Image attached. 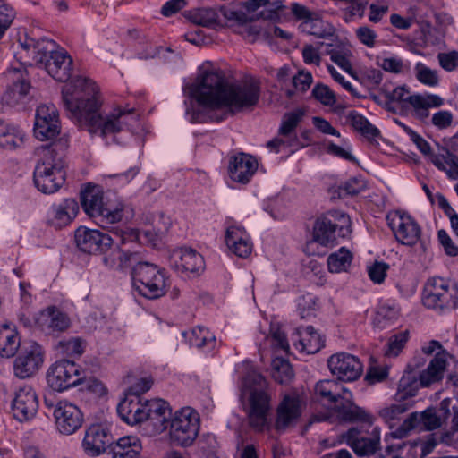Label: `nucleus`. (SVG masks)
I'll return each instance as SVG.
<instances>
[{
  "label": "nucleus",
  "mask_w": 458,
  "mask_h": 458,
  "mask_svg": "<svg viewBox=\"0 0 458 458\" xmlns=\"http://www.w3.org/2000/svg\"><path fill=\"white\" fill-rule=\"evenodd\" d=\"M199 106L186 116L191 123L223 121L228 114L255 106L259 98V88L254 82L229 83L219 70H207L201 73L191 89Z\"/></svg>",
  "instance_id": "1"
},
{
  "label": "nucleus",
  "mask_w": 458,
  "mask_h": 458,
  "mask_svg": "<svg viewBox=\"0 0 458 458\" xmlns=\"http://www.w3.org/2000/svg\"><path fill=\"white\" fill-rule=\"evenodd\" d=\"M346 121L352 125L353 130L368 139H374L380 134L377 127L372 125L366 117L355 110L347 113Z\"/></svg>",
  "instance_id": "40"
},
{
  "label": "nucleus",
  "mask_w": 458,
  "mask_h": 458,
  "mask_svg": "<svg viewBox=\"0 0 458 458\" xmlns=\"http://www.w3.org/2000/svg\"><path fill=\"white\" fill-rule=\"evenodd\" d=\"M439 65L446 72H453L458 68V52L451 51L437 55Z\"/></svg>",
  "instance_id": "59"
},
{
  "label": "nucleus",
  "mask_w": 458,
  "mask_h": 458,
  "mask_svg": "<svg viewBox=\"0 0 458 458\" xmlns=\"http://www.w3.org/2000/svg\"><path fill=\"white\" fill-rule=\"evenodd\" d=\"M187 19L192 23L211 28L219 22L218 12L211 7H202L191 10L186 14Z\"/></svg>",
  "instance_id": "39"
},
{
  "label": "nucleus",
  "mask_w": 458,
  "mask_h": 458,
  "mask_svg": "<svg viewBox=\"0 0 458 458\" xmlns=\"http://www.w3.org/2000/svg\"><path fill=\"white\" fill-rule=\"evenodd\" d=\"M38 396L31 386L23 385L15 390L11 405L15 420L20 422L32 420L38 413Z\"/></svg>",
  "instance_id": "15"
},
{
  "label": "nucleus",
  "mask_w": 458,
  "mask_h": 458,
  "mask_svg": "<svg viewBox=\"0 0 458 458\" xmlns=\"http://www.w3.org/2000/svg\"><path fill=\"white\" fill-rule=\"evenodd\" d=\"M404 380L402 379L399 385V390L396 394L395 403L385 406L379 410V417L392 428L395 421L400 420L402 415L411 408V404L405 401L407 396H413V393H407L400 389L404 385Z\"/></svg>",
  "instance_id": "34"
},
{
  "label": "nucleus",
  "mask_w": 458,
  "mask_h": 458,
  "mask_svg": "<svg viewBox=\"0 0 458 458\" xmlns=\"http://www.w3.org/2000/svg\"><path fill=\"white\" fill-rule=\"evenodd\" d=\"M220 13L225 19L227 25L239 26L248 21V15L242 10H236L231 7H222Z\"/></svg>",
  "instance_id": "52"
},
{
  "label": "nucleus",
  "mask_w": 458,
  "mask_h": 458,
  "mask_svg": "<svg viewBox=\"0 0 458 458\" xmlns=\"http://www.w3.org/2000/svg\"><path fill=\"white\" fill-rule=\"evenodd\" d=\"M68 140L60 139L39 151V160L34 170V183L45 194L56 192L64 183L65 153Z\"/></svg>",
  "instance_id": "4"
},
{
  "label": "nucleus",
  "mask_w": 458,
  "mask_h": 458,
  "mask_svg": "<svg viewBox=\"0 0 458 458\" xmlns=\"http://www.w3.org/2000/svg\"><path fill=\"white\" fill-rule=\"evenodd\" d=\"M146 428L149 429L151 434L157 435L168 428L170 420L172 419V410L169 404L162 399L147 401Z\"/></svg>",
  "instance_id": "21"
},
{
  "label": "nucleus",
  "mask_w": 458,
  "mask_h": 458,
  "mask_svg": "<svg viewBox=\"0 0 458 458\" xmlns=\"http://www.w3.org/2000/svg\"><path fill=\"white\" fill-rule=\"evenodd\" d=\"M271 375L280 384L289 383L294 376L290 362L280 357H275L271 363Z\"/></svg>",
  "instance_id": "42"
},
{
  "label": "nucleus",
  "mask_w": 458,
  "mask_h": 458,
  "mask_svg": "<svg viewBox=\"0 0 458 458\" xmlns=\"http://www.w3.org/2000/svg\"><path fill=\"white\" fill-rule=\"evenodd\" d=\"M440 406V411H443L444 413V420L441 419L440 415L436 413L434 409L428 408L420 412L421 415L422 430H433L441 427L449 411L446 400L441 402Z\"/></svg>",
  "instance_id": "43"
},
{
  "label": "nucleus",
  "mask_w": 458,
  "mask_h": 458,
  "mask_svg": "<svg viewBox=\"0 0 458 458\" xmlns=\"http://www.w3.org/2000/svg\"><path fill=\"white\" fill-rule=\"evenodd\" d=\"M34 60L58 81H67L71 77L72 58L65 51L56 50V44L50 39H41L33 44Z\"/></svg>",
  "instance_id": "6"
},
{
  "label": "nucleus",
  "mask_w": 458,
  "mask_h": 458,
  "mask_svg": "<svg viewBox=\"0 0 458 458\" xmlns=\"http://www.w3.org/2000/svg\"><path fill=\"white\" fill-rule=\"evenodd\" d=\"M237 32L242 35L244 38L250 42L256 41L261 35H264L265 33L259 25L250 22L249 18L248 21H245L239 26Z\"/></svg>",
  "instance_id": "56"
},
{
  "label": "nucleus",
  "mask_w": 458,
  "mask_h": 458,
  "mask_svg": "<svg viewBox=\"0 0 458 458\" xmlns=\"http://www.w3.org/2000/svg\"><path fill=\"white\" fill-rule=\"evenodd\" d=\"M76 246L85 253L96 254L105 250L114 242L108 235L98 230L80 226L74 233Z\"/></svg>",
  "instance_id": "22"
},
{
  "label": "nucleus",
  "mask_w": 458,
  "mask_h": 458,
  "mask_svg": "<svg viewBox=\"0 0 458 458\" xmlns=\"http://www.w3.org/2000/svg\"><path fill=\"white\" fill-rule=\"evenodd\" d=\"M422 301L427 308L438 311L455 309L458 306L456 290L451 286V281L438 276L428 280Z\"/></svg>",
  "instance_id": "11"
},
{
  "label": "nucleus",
  "mask_w": 458,
  "mask_h": 458,
  "mask_svg": "<svg viewBox=\"0 0 458 458\" xmlns=\"http://www.w3.org/2000/svg\"><path fill=\"white\" fill-rule=\"evenodd\" d=\"M352 254L345 247L340 248L327 258V267L332 273L346 271L351 266Z\"/></svg>",
  "instance_id": "41"
},
{
  "label": "nucleus",
  "mask_w": 458,
  "mask_h": 458,
  "mask_svg": "<svg viewBox=\"0 0 458 458\" xmlns=\"http://www.w3.org/2000/svg\"><path fill=\"white\" fill-rule=\"evenodd\" d=\"M303 116V109L297 108L292 112L285 113L282 118L278 129V136L286 139L289 148L298 149L304 147V144L299 141L295 131Z\"/></svg>",
  "instance_id": "31"
},
{
  "label": "nucleus",
  "mask_w": 458,
  "mask_h": 458,
  "mask_svg": "<svg viewBox=\"0 0 458 458\" xmlns=\"http://www.w3.org/2000/svg\"><path fill=\"white\" fill-rule=\"evenodd\" d=\"M385 97L387 103L398 104L403 107L406 104L411 105V98H413V95L410 94L405 86H399L392 91H386Z\"/></svg>",
  "instance_id": "49"
},
{
  "label": "nucleus",
  "mask_w": 458,
  "mask_h": 458,
  "mask_svg": "<svg viewBox=\"0 0 458 458\" xmlns=\"http://www.w3.org/2000/svg\"><path fill=\"white\" fill-rule=\"evenodd\" d=\"M82 374L80 366L75 362L61 360L48 369L47 380L53 390L62 392L81 384L83 379Z\"/></svg>",
  "instance_id": "12"
},
{
  "label": "nucleus",
  "mask_w": 458,
  "mask_h": 458,
  "mask_svg": "<svg viewBox=\"0 0 458 458\" xmlns=\"http://www.w3.org/2000/svg\"><path fill=\"white\" fill-rule=\"evenodd\" d=\"M81 203L84 212L99 224H114L123 217V205L106 199L99 186L87 185L81 192Z\"/></svg>",
  "instance_id": "7"
},
{
  "label": "nucleus",
  "mask_w": 458,
  "mask_h": 458,
  "mask_svg": "<svg viewBox=\"0 0 458 458\" xmlns=\"http://www.w3.org/2000/svg\"><path fill=\"white\" fill-rule=\"evenodd\" d=\"M112 440L108 427L103 424L89 426L84 435L82 447L91 456H98L104 453Z\"/></svg>",
  "instance_id": "25"
},
{
  "label": "nucleus",
  "mask_w": 458,
  "mask_h": 458,
  "mask_svg": "<svg viewBox=\"0 0 458 458\" xmlns=\"http://www.w3.org/2000/svg\"><path fill=\"white\" fill-rule=\"evenodd\" d=\"M312 95L318 101L327 106H332L336 102L334 91L325 84H317L312 89Z\"/></svg>",
  "instance_id": "51"
},
{
  "label": "nucleus",
  "mask_w": 458,
  "mask_h": 458,
  "mask_svg": "<svg viewBox=\"0 0 458 458\" xmlns=\"http://www.w3.org/2000/svg\"><path fill=\"white\" fill-rule=\"evenodd\" d=\"M112 458H139L142 450L140 438L136 436H125L110 445Z\"/></svg>",
  "instance_id": "36"
},
{
  "label": "nucleus",
  "mask_w": 458,
  "mask_h": 458,
  "mask_svg": "<svg viewBox=\"0 0 458 458\" xmlns=\"http://www.w3.org/2000/svg\"><path fill=\"white\" fill-rule=\"evenodd\" d=\"M271 340L275 351H282L284 353L289 352L290 345L286 339L285 334L282 330H274L271 334Z\"/></svg>",
  "instance_id": "64"
},
{
  "label": "nucleus",
  "mask_w": 458,
  "mask_h": 458,
  "mask_svg": "<svg viewBox=\"0 0 458 458\" xmlns=\"http://www.w3.org/2000/svg\"><path fill=\"white\" fill-rule=\"evenodd\" d=\"M59 114L55 105L38 106L35 115L34 134L39 140L53 139L60 133Z\"/></svg>",
  "instance_id": "17"
},
{
  "label": "nucleus",
  "mask_w": 458,
  "mask_h": 458,
  "mask_svg": "<svg viewBox=\"0 0 458 458\" xmlns=\"http://www.w3.org/2000/svg\"><path fill=\"white\" fill-rule=\"evenodd\" d=\"M318 219L313 228V237L322 248H331L337 244L338 238H345L351 233V219L342 211L334 210Z\"/></svg>",
  "instance_id": "10"
},
{
  "label": "nucleus",
  "mask_w": 458,
  "mask_h": 458,
  "mask_svg": "<svg viewBox=\"0 0 458 458\" xmlns=\"http://www.w3.org/2000/svg\"><path fill=\"white\" fill-rule=\"evenodd\" d=\"M147 401L142 403L137 394H127L117 406L121 419L130 425L141 423L146 420Z\"/></svg>",
  "instance_id": "28"
},
{
  "label": "nucleus",
  "mask_w": 458,
  "mask_h": 458,
  "mask_svg": "<svg viewBox=\"0 0 458 458\" xmlns=\"http://www.w3.org/2000/svg\"><path fill=\"white\" fill-rule=\"evenodd\" d=\"M315 393L323 402H327L334 407L340 420L348 422H362L372 426L373 415L356 405L352 401L351 391L337 380H320L315 386Z\"/></svg>",
  "instance_id": "5"
},
{
  "label": "nucleus",
  "mask_w": 458,
  "mask_h": 458,
  "mask_svg": "<svg viewBox=\"0 0 458 458\" xmlns=\"http://www.w3.org/2000/svg\"><path fill=\"white\" fill-rule=\"evenodd\" d=\"M379 66L386 72L391 73H403L410 70V64H406L398 56H389L382 59Z\"/></svg>",
  "instance_id": "50"
},
{
  "label": "nucleus",
  "mask_w": 458,
  "mask_h": 458,
  "mask_svg": "<svg viewBox=\"0 0 458 458\" xmlns=\"http://www.w3.org/2000/svg\"><path fill=\"white\" fill-rule=\"evenodd\" d=\"M327 55H330V59L332 62L336 64L339 67H341L345 72H351L352 69V65L350 62L351 52L350 50H328L327 52Z\"/></svg>",
  "instance_id": "57"
},
{
  "label": "nucleus",
  "mask_w": 458,
  "mask_h": 458,
  "mask_svg": "<svg viewBox=\"0 0 458 458\" xmlns=\"http://www.w3.org/2000/svg\"><path fill=\"white\" fill-rule=\"evenodd\" d=\"M387 269V264L384 262H375L368 267V274L374 283L380 284L384 281Z\"/></svg>",
  "instance_id": "63"
},
{
  "label": "nucleus",
  "mask_w": 458,
  "mask_h": 458,
  "mask_svg": "<svg viewBox=\"0 0 458 458\" xmlns=\"http://www.w3.org/2000/svg\"><path fill=\"white\" fill-rule=\"evenodd\" d=\"M367 188L366 182L358 177H353L346 181L340 186L341 192L346 195H357Z\"/></svg>",
  "instance_id": "58"
},
{
  "label": "nucleus",
  "mask_w": 458,
  "mask_h": 458,
  "mask_svg": "<svg viewBox=\"0 0 458 458\" xmlns=\"http://www.w3.org/2000/svg\"><path fill=\"white\" fill-rule=\"evenodd\" d=\"M241 368L245 370L241 382V392L242 394H249V423L255 430L263 431L268 426L271 411V396L267 390V380L250 362H243Z\"/></svg>",
  "instance_id": "3"
},
{
  "label": "nucleus",
  "mask_w": 458,
  "mask_h": 458,
  "mask_svg": "<svg viewBox=\"0 0 458 458\" xmlns=\"http://www.w3.org/2000/svg\"><path fill=\"white\" fill-rule=\"evenodd\" d=\"M15 16L16 13L10 4L0 2V38L10 28Z\"/></svg>",
  "instance_id": "53"
},
{
  "label": "nucleus",
  "mask_w": 458,
  "mask_h": 458,
  "mask_svg": "<svg viewBox=\"0 0 458 458\" xmlns=\"http://www.w3.org/2000/svg\"><path fill=\"white\" fill-rule=\"evenodd\" d=\"M355 34L360 42L368 47H374L377 34L375 30L368 26L359 27L355 30Z\"/></svg>",
  "instance_id": "60"
},
{
  "label": "nucleus",
  "mask_w": 458,
  "mask_h": 458,
  "mask_svg": "<svg viewBox=\"0 0 458 458\" xmlns=\"http://www.w3.org/2000/svg\"><path fill=\"white\" fill-rule=\"evenodd\" d=\"M415 78L423 85L437 87L439 84V76L436 70H432L425 64L418 62L414 66Z\"/></svg>",
  "instance_id": "45"
},
{
  "label": "nucleus",
  "mask_w": 458,
  "mask_h": 458,
  "mask_svg": "<svg viewBox=\"0 0 458 458\" xmlns=\"http://www.w3.org/2000/svg\"><path fill=\"white\" fill-rule=\"evenodd\" d=\"M170 266L178 273L199 276L205 267L203 257L191 248L174 250L169 257Z\"/></svg>",
  "instance_id": "20"
},
{
  "label": "nucleus",
  "mask_w": 458,
  "mask_h": 458,
  "mask_svg": "<svg viewBox=\"0 0 458 458\" xmlns=\"http://www.w3.org/2000/svg\"><path fill=\"white\" fill-rule=\"evenodd\" d=\"M453 119L454 117L450 111L441 110L433 114L431 123L437 129L444 130L451 126Z\"/></svg>",
  "instance_id": "62"
},
{
  "label": "nucleus",
  "mask_w": 458,
  "mask_h": 458,
  "mask_svg": "<svg viewBox=\"0 0 458 458\" xmlns=\"http://www.w3.org/2000/svg\"><path fill=\"white\" fill-rule=\"evenodd\" d=\"M35 326L46 335L57 336L71 327V319L55 306H49L36 315Z\"/></svg>",
  "instance_id": "19"
},
{
  "label": "nucleus",
  "mask_w": 458,
  "mask_h": 458,
  "mask_svg": "<svg viewBox=\"0 0 458 458\" xmlns=\"http://www.w3.org/2000/svg\"><path fill=\"white\" fill-rule=\"evenodd\" d=\"M258 165V161L254 157L239 153L230 158L229 176L234 182L246 184L256 173Z\"/></svg>",
  "instance_id": "26"
},
{
  "label": "nucleus",
  "mask_w": 458,
  "mask_h": 458,
  "mask_svg": "<svg viewBox=\"0 0 458 458\" xmlns=\"http://www.w3.org/2000/svg\"><path fill=\"white\" fill-rule=\"evenodd\" d=\"M300 398L295 394H286L276 410L275 427L277 430H284L293 426L301 416Z\"/></svg>",
  "instance_id": "27"
},
{
  "label": "nucleus",
  "mask_w": 458,
  "mask_h": 458,
  "mask_svg": "<svg viewBox=\"0 0 458 458\" xmlns=\"http://www.w3.org/2000/svg\"><path fill=\"white\" fill-rule=\"evenodd\" d=\"M114 234L116 238L119 239L120 244L122 245H125L130 242H136L141 238V236H145L149 241L155 240V235H153L150 232H139L138 230L135 229L123 230L115 228V230L114 231Z\"/></svg>",
  "instance_id": "48"
},
{
  "label": "nucleus",
  "mask_w": 458,
  "mask_h": 458,
  "mask_svg": "<svg viewBox=\"0 0 458 458\" xmlns=\"http://www.w3.org/2000/svg\"><path fill=\"white\" fill-rule=\"evenodd\" d=\"M62 96L64 106L72 118L91 134L99 132L104 138L125 130L135 121L132 109L116 108L102 117L98 87L89 78L79 76L66 83L62 89Z\"/></svg>",
  "instance_id": "2"
},
{
  "label": "nucleus",
  "mask_w": 458,
  "mask_h": 458,
  "mask_svg": "<svg viewBox=\"0 0 458 458\" xmlns=\"http://www.w3.org/2000/svg\"><path fill=\"white\" fill-rule=\"evenodd\" d=\"M403 128L423 155L429 156L431 154V147L428 141L410 127L403 125Z\"/></svg>",
  "instance_id": "61"
},
{
  "label": "nucleus",
  "mask_w": 458,
  "mask_h": 458,
  "mask_svg": "<svg viewBox=\"0 0 458 458\" xmlns=\"http://www.w3.org/2000/svg\"><path fill=\"white\" fill-rule=\"evenodd\" d=\"M5 74L10 85L4 93L2 100L4 104L13 106L22 101L29 93L30 85L25 69L12 68Z\"/></svg>",
  "instance_id": "23"
},
{
  "label": "nucleus",
  "mask_w": 458,
  "mask_h": 458,
  "mask_svg": "<svg viewBox=\"0 0 458 458\" xmlns=\"http://www.w3.org/2000/svg\"><path fill=\"white\" fill-rule=\"evenodd\" d=\"M327 366L330 372L340 381H354L363 371L360 359L347 352H338L330 356Z\"/></svg>",
  "instance_id": "18"
},
{
  "label": "nucleus",
  "mask_w": 458,
  "mask_h": 458,
  "mask_svg": "<svg viewBox=\"0 0 458 458\" xmlns=\"http://www.w3.org/2000/svg\"><path fill=\"white\" fill-rule=\"evenodd\" d=\"M25 137L26 135L21 130L10 125L7 133L1 139L0 147L7 149L21 148L24 143Z\"/></svg>",
  "instance_id": "46"
},
{
  "label": "nucleus",
  "mask_w": 458,
  "mask_h": 458,
  "mask_svg": "<svg viewBox=\"0 0 458 458\" xmlns=\"http://www.w3.org/2000/svg\"><path fill=\"white\" fill-rule=\"evenodd\" d=\"M380 428L375 426L366 434L358 428H352L343 435V438L357 455L370 456L380 449Z\"/></svg>",
  "instance_id": "14"
},
{
  "label": "nucleus",
  "mask_w": 458,
  "mask_h": 458,
  "mask_svg": "<svg viewBox=\"0 0 458 458\" xmlns=\"http://www.w3.org/2000/svg\"><path fill=\"white\" fill-rule=\"evenodd\" d=\"M444 103V98L436 94H413V98H411L415 116L421 121L428 117V108L440 107Z\"/></svg>",
  "instance_id": "37"
},
{
  "label": "nucleus",
  "mask_w": 458,
  "mask_h": 458,
  "mask_svg": "<svg viewBox=\"0 0 458 458\" xmlns=\"http://www.w3.org/2000/svg\"><path fill=\"white\" fill-rule=\"evenodd\" d=\"M301 30L307 34L316 36L319 38H326L332 35V28L315 14L307 21L300 25Z\"/></svg>",
  "instance_id": "44"
},
{
  "label": "nucleus",
  "mask_w": 458,
  "mask_h": 458,
  "mask_svg": "<svg viewBox=\"0 0 458 458\" xmlns=\"http://www.w3.org/2000/svg\"><path fill=\"white\" fill-rule=\"evenodd\" d=\"M200 418L191 407L182 408L174 412L168 426L170 442L181 447L193 445L199 436Z\"/></svg>",
  "instance_id": "8"
},
{
  "label": "nucleus",
  "mask_w": 458,
  "mask_h": 458,
  "mask_svg": "<svg viewBox=\"0 0 458 458\" xmlns=\"http://www.w3.org/2000/svg\"><path fill=\"white\" fill-rule=\"evenodd\" d=\"M133 286L148 299H157L166 293L167 283L164 270L149 262H138L132 269Z\"/></svg>",
  "instance_id": "9"
},
{
  "label": "nucleus",
  "mask_w": 458,
  "mask_h": 458,
  "mask_svg": "<svg viewBox=\"0 0 458 458\" xmlns=\"http://www.w3.org/2000/svg\"><path fill=\"white\" fill-rule=\"evenodd\" d=\"M20 344L17 331L6 324L2 325L0 327V355L6 358L13 356Z\"/></svg>",
  "instance_id": "38"
},
{
  "label": "nucleus",
  "mask_w": 458,
  "mask_h": 458,
  "mask_svg": "<svg viewBox=\"0 0 458 458\" xmlns=\"http://www.w3.org/2000/svg\"><path fill=\"white\" fill-rule=\"evenodd\" d=\"M397 317L398 311L394 308L388 305H381L377 310L374 323L380 327H384Z\"/></svg>",
  "instance_id": "55"
},
{
  "label": "nucleus",
  "mask_w": 458,
  "mask_h": 458,
  "mask_svg": "<svg viewBox=\"0 0 458 458\" xmlns=\"http://www.w3.org/2000/svg\"><path fill=\"white\" fill-rule=\"evenodd\" d=\"M78 212L77 201L74 199H65L50 207L47 212V223L55 228H63L71 224Z\"/></svg>",
  "instance_id": "29"
},
{
  "label": "nucleus",
  "mask_w": 458,
  "mask_h": 458,
  "mask_svg": "<svg viewBox=\"0 0 458 458\" xmlns=\"http://www.w3.org/2000/svg\"><path fill=\"white\" fill-rule=\"evenodd\" d=\"M389 225L396 240L402 244L412 246L420 239V226L410 215L405 213L395 215Z\"/></svg>",
  "instance_id": "24"
},
{
  "label": "nucleus",
  "mask_w": 458,
  "mask_h": 458,
  "mask_svg": "<svg viewBox=\"0 0 458 458\" xmlns=\"http://www.w3.org/2000/svg\"><path fill=\"white\" fill-rule=\"evenodd\" d=\"M100 252L103 253V264L114 270H122L131 266L132 261L139 259V253L137 251L122 249L119 244L113 246L112 243L110 247Z\"/></svg>",
  "instance_id": "30"
},
{
  "label": "nucleus",
  "mask_w": 458,
  "mask_h": 458,
  "mask_svg": "<svg viewBox=\"0 0 458 458\" xmlns=\"http://www.w3.org/2000/svg\"><path fill=\"white\" fill-rule=\"evenodd\" d=\"M295 336L293 345L301 352L314 354L324 346L323 337L311 326L297 328Z\"/></svg>",
  "instance_id": "33"
},
{
  "label": "nucleus",
  "mask_w": 458,
  "mask_h": 458,
  "mask_svg": "<svg viewBox=\"0 0 458 458\" xmlns=\"http://www.w3.org/2000/svg\"><path fill=\"white\" fill-rule=\"evenodd\" d=\"M225 243L236 256L248 257L252 250V243L246 231L239 226H230L225 233Z\"/></svg>",
  "instance_id": "35"
},
{
  "label": "nucleus",
  "mask_w": 458,
  "mask_h": 458,
  "mask_svg": "<svg viewBox=\"0 0 458 458\" xmlns=\"http://www.w3.org/2000/svg\"><path fill=\"white\" fill-rule=\"evenodd\" d=\"M55 349L62 354L68 356H80L84 351L83 343L80 337L60 340L55 345Z\"/></svg>",
  "instance_id": "47"
},
{
  "label": "nucleus",
  "mask_w": 458,
  "mask_h": 458,
  "mask_svg": "<svg viewBox=\"0 0 458 458\" xmlns=\"http://www.w3.org/2000/svg\"><path fill=\"white\" fill-rule=\"evenodd\" d=\"M53 417L57 431L66 436L75 433L84 420L79 407L66 400L59 401L54 405Z\"/></svg>",
  "instance_id": "16"
},
{
  "label": "nucleus",
  "mask_w": 458,
  "mask_h": 458,
  "mask_svg": "<svg viewBox=\"0 0 458 458\" xmlns=\"http://www.w3.org/2000/svg\"><path fill=\"white\" fill-rule=\"evenodd\" d=\"M449 354L445 351L437 352L430 360L427 369L420 372L419 379L423 387L439 382L443 379L448 365Z\"/></svg>",
  "instance_id": "32"
},
{
  "label": "nucleus",
  "mask_w": 458,
  "mask_h": 458,
  "mask_svg": "<svg viewBox=\"0 0 458 458\" xmlns=\"http://www.w3.org/2000/svg\"><path fill=\"white\" fill-rule=\"evenodd\" d=\"M408 331L401 332L393 335L387 344V348L385 352L386 356H397L404 347L408 340Z\"/></svg>",
  "instance_id": "54"
},
{
  "label": "nucleus",
  "mask_w": 458,
  "mask_h": 458,
  "mask_svg": "<svg viewBox=\"0 0 458 458\" xmlns=\"http://www.w3.org/2000/svg\"><path fill=\"white\" fill-rule=\"evenodd\" d=\"M44 362L42 347L31 342L24 345L13 360V375L20 379H26L38 373Z\"/></svg>",
  "instance_id": "13"
}]
</instances>
